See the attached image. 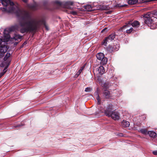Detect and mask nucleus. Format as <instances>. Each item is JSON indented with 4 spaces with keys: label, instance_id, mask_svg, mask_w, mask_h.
Instances as JSON below:
<instances>
[{
    "label": "nucleus",
    "instance_id": "obj_1",
    "mask_svg": "<svg viewBox=\"0 0 157 157\" xmlns=\"http://www.w3.org/2000/svg\"><path fill=\"white\" fill-rule=\"evenodd\" d=\"M17 14V16L24 20L19 23L21 27L20 32L21 33L35 32L41 25H44L46 29L48 30L44 20H37L33 18L28 11L22 10L20 13Z\"/></svg>",
    "mask_w": 157,
    "mask_h": 157
},
{
    "label": "nucleus",
    "instance_id": "obj_2",
    "mask_svg": "<svg viewBox=\"0 0 157 157\" xmlns=\"http://www.w3.org/2000/svg\"><path fill=\"white\" fill-rule=\"evenodd\" d=\"M3 5L5 6V9L9 12L14 13L17 16V13L21 11L18 6L14 5L13 2L10 0H1Z\"/></svg>",
    "mask_w": 157,
    "mask_h": 157
},
{
    "label": "nucleus",
    "instance_id": "obj_3",
    "mask_svg": "<svg viewBox=\"0 0 157 157\" xmlns=\"http://www.w3.org/2000/svg\"><path fill=\"white\" fill-rule=\"evenodd\" d=\"M95 3H94L92 6L90 5H87L84 6L85 9L88 11H91L95 10L98 9L101 10H107L109 9L108 6H105L101 5H94Z\"/></svg>",
    "mask_w": 157,
    "mask_h": 157
},
{
    "label": "nucleus",
    "instance_id": "obj_4",
    "mask_svg": "<svg viewBox=\"0 0 157 157\" xmlns=\"http://www.w3.org/2000/svg\"><path fill=\"white\" fill-rule=\"evenodd\" d=\"M16 15L18 18L21 19V20L19 22V25L16 24L14 25L11 26L8 29H5L3 32V34L5 37H7L8 38H9L10 37L9 35V32L13 31L15 30H18L19 28V27H20V30L21 27L19 23L21 21H23L24 20L20 17H18Z\"/></svg>",
    "mask_w": 157,
    "mask_h": 157
},
{
    "label": "nucleus",
    "instance_id": "obj_5",
    "mask_svg": "<svg viewBox=\"0 0 157 157\" xmlns=\"http://www.w3.org/2000/svg\"><path fill=\"white\" fill-rule=\"evenodd\" d=\"M144 22L152 29H155L157 28V18L154 17H151L148 19L144 20Z\"/></svg>",
    "mask_w": 157,
    "mask_h": 157
},
{
    "label": "nucleus",
    "instance_id": "obj_6",
    "mask_svg": "<svg viewBox=\"0 0 157 157\" xmlns=\"http://www.w3.org/2000/svg\"><path fill=\"white\" fill-rule=\"evenodd\" d=\"M112 109L110 108H107L105 111V115L108 117H111L114 120H118L120 118L119 114L116 111H111Z\"/></svg>",
    "mask_w": 157,
    "mask_h": 157
},
{
    "label": "nucleus",
    "instance_id": "obj_7",
    "mask_svg": "<svg viewBox=\"0 0 157 157\" xmlns=\"http://www.w3.org/2000/svg\"><path fill=\"white\" fill-rule=\"evenodd\" d=\"M55 3L59 7H63L68 9H71V6L73 4V2L71 1L61 2L58 1H56Z\"/></svg>",
    "mask_w": 157,
    "mask_h": 157
},
{
    "label": "nucleus",
    "instance_id": "obj_8",
    "mask_svg": "<svg viewBox=\"0 0 157 157\" xmlns=\"http://www.w3.org/2000/svg\"><path fill=\"white\" fill-rule=\"evenodd\" d=\"M97 59L101 60V64L103 65H105L108 61L107 58L104 56V55L103 53L100 52L96 55Z\"/></svg>",
    "mask_w": 157,
    "mask_h": 157
},
{
    "label": "nucleus",
    "instance_id": "obj_9",
    "mask_svg": "<svg viewBox=\"0 0 157 157\" xmlns=\"http://www.w3.org/2000/svg\"><path fill=\"white\" fill-rule=\"evenodd\" d=\"M3 42L2 40L0 38V57H3L4 54L6 52L8 48L6 46L2 44Z\"/></svg>",
    "mask_w": 157,
    "mask_h": 157
},
{
    "label": "nucleus",
    "instance_id": "obj_10",
    "mask_svg": "<svg viewBox=\"0 0 157 157\" xmlns=\"http://www.w3.org/2000/svg\"><path fill=\"white\" fill-rule=\"evenodd\" d=\"M115 35L114 34H112L106 38L103 42L102 43V44L105 46H106L107 42H109L113 40L115 38Z\"/></svg>",
    "mask_w": 157,
    "mask_h": 157
},
{
    "label": "nucleus",
    "instance_id": "obj_11",
    "mask_svg": "<svg viewBox=\"0 0 157 157\" xmlns=\"http://www.w3.org/2000/svg\"><path fill=\"white\" fill-rule=\"evenodd\" d=\"M132 26L133 27L134 31H136L139 30L138 28L140 26L139 22L137 21H134L131 24Z\"/></svg>",
    "mask_w": 157,
    "mask_h": 157
},
{
    "label": "nucleus",
    "instance_id": "obj_12",
    "mask_svg": "<svg viewBox=\"0 0 157 157\" xmlns=\"http://www.w3.org/2000/svg\"><path fill=\"white\" fill-rule=\"evenodd\" d=\"M111 86V84L108 82H105L101 84V86L103 90H106Z\"/></svg>",
    "mask_w": 157,
    "mask_h": 157
},
{
    "label": "nucleus",
    "instance_id": "obj_13",
    "mask_svg": "<svg viewBox=\"0 0 157 157\" xmlns=\"http://www.w3.org/2000/svg\"><path fill=\"white\" fill-rule=\"evenodd\" d=\"M103 96L106 99L109 98L110 97V93L109 91L107 90H104Z\"/></svg>",
    "mask_w": 157,
    "mask_h": 157
},
{
    "label": "nucleus",
    "instance_id": "obj_14",
    "mask_svg": "<svg viewBox=\"0 0 157 157\" xmlns=\"http://www.w3.org/2000/svg\"><path fill=\"white\" fill-rule=\"evenodd\" d=\"M96 70L98 71V73L101 75L103 74L105 71V70L104 67L101 66L97 68L96 69Z\"/></svg>",
    "mask_w": 157,
    "mask_h": 157
},
{
    "label": "nucleus",
    "instance_id": "obj_15",
    "mask_svg": "<svg viewBox=\"0 0 157 157\" xmlns=\"http://www.w3.org/2000/svg\"><path fill=\"white\" fill-rule=\"evenodd\" d=\"M28 6L29 8L33 10H36L37 9L38 5L36 3H34L33 4H29Z\"/></svg>",
    "mask_w": 157,
    "mask_h": 157
},
{
    "label": "nucleus",
    "instance_id": "obj_16",
    "mask_svg": "<svg viewBox=\"0 0 157 157\" xmlns=\"http://www.w3.org/2000/svg\"><path fill=\"white\" fill-rule=\"evenodd\" d=\"M130 125L129 122L123 120L121 122V126L124 127H128Z\"/></svg>",
    "mask_w": 157,
    "mask_h": 157
},
{
    "label": "nucleus",
    "instance_id": "obj_17",
    "mask_svg": "<svg viewBox=\"0 0 157 157\" xmlns=\"http://www.w3.org/2000/svg\"><path fill=\"white\" fill-rule=\"evenodd\" d=\"M107 49L109 52H112L114 51H117L118 50V48L115 49L113 47L109 45L107 48Z\"/></svg>",
    "mask_w": 157,
    "mask_h": 157
},
{
    "label": "nucleus",
    "instance_id": "obj_18",
    "mask_svg": "<svg viewBox=\"0 0 157 157\" xmlns=\"http://www.w3.org/2000/svg\"><path fill=\"white\" fill-rule=\"evenodd\" d=\"M148 134L150 136L153 138H155L157 136L156 133L155 132L152 131H148Z\"/></svg>",
    "mask_w": 157,
    "mask_h": 157
},
{
    "label": "nucleus",
    "instance_id": "obj_19",
    "mask_svg": "<svg viewBox=\"0 0 157 157\" xmlns=\"http://www.w3.org/2000/svg\"><path fill=\"white\" fill-rule=\"evenodd\" d=\"M98 89H97V90H96L94 93V94L96 96V99L98 101V104H99L100 103V99L99 96V95L98 92Z\"/></svg>",
    "mask_w": 157,
    "mask_h": 157
},
{
    "label": "nucleus",
    "instance_id": "obj_20",
    "mask_svg": "<svg viewBox=\"0 0 157 157\" xmlns=\"http://www.w3.org/2000/svg\"><path fill=\"white\" fill-rule=\"evenodd\" d=\"M139 132L145 135L148 134V131L145 129H141L139 130Z\"/></svg>",
    "mask_w": 157,
    "mask_h": 157
},
{
    "label": "nucleus",
    "instance_id": "obj_21",
    "mask_svg": "<svg viewBox=\"0 0 157 157\" xmlns=\"http://www.w3.org/2000/svg\"><path fill=\"white\" fill-rule=\"evenodd\" d=\"M10 54L9 53H8V52L7 53L6 56H5L4 58V60L5 61H6L5 63H8H8H9V62H10V61H8V60H7V59L10 56Z\"/></svg>",
    "mask_w": 157,
    "mask_h": 157
},
{
    "label": "nucleus",
    "instance_id": "obj_22",
    "mask_svg": "<svg viewBox=\"0 0 157 157\" xmlns=\"http://www.w3.org/2000/svg\"><path fill=\"white\" fill-rule=\"evenodd\" d=\"M138 2V0H128V2L129 4H134Z\"/></svg>",
    "mask_w": 157,
    "mask_h": 157
},
{
    "label": "nucleus",
    "instance_id": "obj_23",
    "mask_svg": "<svg viewBox=\"0 0 157 157\" xmlns=\"http://www.w3.org/2000/svg\"><path fill=\"white\" fill-rule=\"evenodd\" d=\"M22 36H21L19 34L15 35L13 37V38L15 40H17L18 39H21L22 38Z\"/></svg>",
    "mask_w": 157,
    "mask_h": 157
},
{
    "label": "nucleus",
    "instance_id": "obj_24",
    "mask_svg": "<svg viewBox=\"0 0 157 157\" xmlns=\"http://www.w3.org/2000/svg\"><path fill=\"white\" fill-rule=\"evenodd\" d=\"M131 25V23H128L127 24L124 25L122 28L121 29V31H123V29H129V26Z\"/></svg>",
    "mask_w": 157,
    "mask_h": 157
},
{
    "label": "nucleus",
    "instance_id": "obj_25",
    "mask_svg": "<svg viewBox=\"0 0 157 157\" xmlns=\"http://www.w3.org/2000/svg\"><path fill=\"white\" fill-rule=\"evenodd\" d=\"M151 14L149 13H147L144 14V20H146V19H148V18H150Z\"/></svg>",
    "mask_w": 157,
    "mask_h": 157
},
{
    "label": "nucleus",
    "instance_id": "obj_26",
    "mask_svg": "<svg viewBox=\"0 0 157 157\" xmlns=\"http://www.w3.org/2000/svg\"><path fill=\"white\" fill-rule=\"evenodd\" d=\"M133 30H134V29L132 27H131L129 29H128L125 31L126 33H131Z\"/></svg>",
    "mask_w": 157,
    "mask_h": 157
},
{
    "label": "nucleus",
    "instance_id": "obj_27",
    "mask_svg": "<svg viewBox=\"0 0 157 157\" xmlns=\"http://www.w3.org/2000/svg\"><path fill=\"white\" fill-rule=\"evenodd\" d=\"M92 90L93 88L92 87H89L86 88L85 91L86 92H88L91 91Z\"/></svg>",
    "mask_w": 157,
    "mask_h": 157
},
{
    "label": "nucleus",
    "instance_id": "obj_28",
    "mask_svg": "<svg viewBox=\"0 0 157 157\" xmlns=\"http://www.w3.org/2000/svg\"><path fill=\"white\" fill-rule=\"evenodd\" d=\"M9 63H10V62H9V63L7 65V66H6V67L3 70V72H4V73H6V69L7 68V67L9 65Z\"/></svg>",
    "mask_w": 157,
    "mask_h": 157
},
{
    "label": "nucleus",
    "instance_id": "obj_29",
    "mask_svg": "<svg viewBox=\"0 0 157 157\" xmlns=\"http://www.w3.org/2000/svg\"><path fill=\"white\" fill-rule=\"evenodd\" d=\"M71 13L72 14H73L74 15H76L77 14V13L75 11H72L71 12Z\"/></svg>",
    "mask_w": 157,
    "mask_h": 157
},
{
    "label": "nucleus",
    "instance_id": "obj_30",
    "mask_svg": "<svg viewBox=\"0 0 157 157\" xmlns=\"http://www.w3.org/2000/svg\"><path fill=\"white\" fill-rule=\"evenodd\" d=\"M80 73L78 71L75 75V77H78L80 74Z\"/></svg>",
    "mask_w": 157,
    "mask_h": 157
},
{
    "label": "nucleus",
    "instance_id": "obj_31",
    "mask_svg": "<svg viewBox=\"0 0 157 157\" xmlns=\"http://www.w3.org/2000/svg\"><path fill=\"white\" fill-rule=\"evenodd\" d=\"M153 154L155 155H157V151H155L152 152Z\"/></svg>",
    "mask_w": 157,
    "mask_h": 157
},
{
    "label": "nucleus",
    "instance_id": "obj_32",
    "mask_svg": "<svg viewBox=\"0 0 157 157\" xmlns=\"http://www.w3.org/2000/svg\"><path fill=\"white\" fill-rule=\"evenodd\" d=\"M115 49H116L117 48H118V49H119V47L118 45H116V46H115L114 47H113Z\"/></svg>",
    "mask_w": 157,
    "mask_h": 157
},
{
    "label": "nucleus",
    "instance_id": "obj_33",
    "mask_svg": "<svg viewBox=\"0 0 157 157\" xmlns=\"http://www.w3.org/2000/svg\"><path fill=\"white\" fill-rule=\"evenodd\" d=\"M23 125V124H19L18 125H17V126H16L15 127V128H17V127H20L21 126H22Z\"/></svg>",
    "mask_w": 157,
    "mask_h": 157
},
{
    "label": "nucleus",
    "instance_id": "obj_34",
    "mask_svg": "<svg viewBox=\"0 0 157 157\" xmlns=\"http://www.w3.org/2000/svg\"><path fill=\"white\" fill-rule=\"evenodd\" d=\"M107 28H105L102 30L101 32L102 33L105 30H107Z\"/></svg>",
    "mask_w": 157,
    "mask_h": 157
},
{
    "label": "nucleus",
    "instance_id": "obj_35",
    "mask_svg": "<svg viewBox=\"0 0 157 157\" xmlns=\"http://www.w3.org/2000/svg\"><path fill=\"white\" fill-rule=\"evenodd\" d=\"M84 66H82V67H81V68H80V69L82 71L83 70V69L84 68Z\"/></svg>",
    "mask_w": 157,
    "mask_h": 157
},
{
    "label": "nucleus",
    "instance_id": "obj_36",
    "mask_svg": "<svg viewBox=\"0 0 157 157\" xmlns=\"http://www.w3.org/2000/svg\"><path fill=\"white\" fill-rule=\"evenodd\" d=\"M143 2H147L149 1V0H142Z\"/></svg>",
    "mask_w": 157,
    "mask_h": 157
},
{
    "label": "nucleus",
    "instance_id": "obj_37",
    "mask_svg": "<svg viewBox=\"0 0 157 157\" xmlns=\"http://www.w3.org/2000/svg\"><path fill=\"white\" fill-rule=\"evenodd\" d=\"M122 133H120L119 134V136H123V135H122Z\"/></svg>",
    "mask_w": 157,
    "mask_h": 157
},
{
    "label": "nucleus",
    "instance_id": "obj_38",
    "mask_svg": "<svg viewBox=\"0 0 157 157\" xmlns=\"http://www.w3.org/2000/svg\"><path fill=\"white\" fill-rule=\"evenodd\" d=\"M22 0L25 2H27V0Z\"/></svg>",
    "mask_w": 157,
    "mask_h": 157
},
{
    "label": "nucleus",
    "instance_id": "obj_39",
    "mask_svg": "<svg viewBox=\"0 0 157 157\" xmlns=\"http://www.w3.org/2000/svg\"><path fill=\"white\" fill-rule=\"evenodd\" d=\"M82 71L80 69L79 71H78V72L81 73V72Z\"/></svg>",
    "mask_w": 157,
    "mask_h": 157
},
{
    "label": "nucleus",
    "instance_id": "obj_40",
    "mask_svg": "<svg viewBox=\"0 0 157 157\" xmlns=\"http://www.w3.org/2000/svg\"><path fill=\"white\" fill-rule=\"evenodd\" d=\"M3 64H1V67H3Z\"/></svg>",
    "mask_w": 157,
    "mask_h": 157
},
{
    "label": "nucleus",
    "instance_id": "obj_41",
    "mask_svg": "<svg viewBox=\"0 0 157 157\" xmlns=\"http://www.w3.org/2000/svg\"><path fill=\"white\" fill-rule=\"evenodd\" d=\"M26 44V43H25V42L23 44V45H24V44Z\"/></svg>",
    "mask_w": 157,
    "mask_h": 157
}]
</instances>
